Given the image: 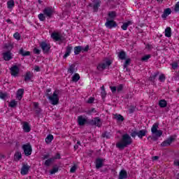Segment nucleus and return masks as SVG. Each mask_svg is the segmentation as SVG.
<instances>
[{
  "label": "nucleus",
  "mask_w": 179,
  "mask_h": 179,
  "mask_svg": "<svg viewBox=\"0 0 179 179\" xmlns=\"http://www.w3.org/2000/svg\"><path fill=\"white\" fill-rule=\"evenodd\" d=\"M22 129H24V132H30L31 128L30 126L29 125V122H24L22 124Z\"/></svg>",
  "instance_id": "obj_21"
},
{
  "label": "nucleus",
  "mask_w": 179,
  "mask_h": 179,
  "mask_svg": "<svg viewBox=\"0 0 179 179\" xmlns=\"http://www.w3.org/2000/svg\"><path fill=\"white\" fill-rule=\"evenodd\" d=\"M76 165L73 166L70 169V173H75L76 171Z\"/></svg>",
  "instance_id": "obj_52"
},
{
  "label": "nucleus",
  "mask_w": 179,
  "mask_h": 179,
  "mask_svg": "<svg viewBox=\"0 0 179 179\" xmlns=\"http://www.w3.org/2000/svg\"><path fill=\"white\" fill-rule=\"evenodd\" d=\"M105 26L107 27V29H113L114 27H117V22H115L114 20H107L106 22L105 23Z\"/></svg>",
  "instance_id": "obj_11"
},
{
  "label": "nucleus",
  "mask_w": 179,
  "mask_h": 179,
  "mask_svg": "<svg viewBox=\"0 0 179 179\" xmlns=\"http://www.w3.org/2000/svg\"><path fill=\"white\" fill-rule=\"evenodd\" d=\"M17 106V101L13 100L9 103V107H11V108H15Z\"/></svg>",
  "instance_id": "obj_39"
},
{
  "label": "nucleus",
  "mask_w": 179,
  "mask_h": 179,
  "mask_svg": "<svg viewBox=\"0 0 179 179\" xmlns=\"http://www.w3.org/2000/svg\"><path fill=\"white\" fill-rule=\"evenodd\" d=\"M122 89H124V85H122V84H120L117 87V92H118V93H120V92H122Z\"/></svg>",
  "instance_id": "obj_49"
},
{
  "label": "nucleus",
  "mask_w": 179,
  "mask_h": 179,
  "mask_svg": "<svg viewBox=\"0 0 179 179\" xmlns=\"http://www.w3.org/2000/svg\"><path fill=\"white\" fill-rule=\"evenodd\" d=\"M101 4V1L93 0L92 3H90V6H91V8H93L94 12H97V10H99V8H100Z\"/></svg>",
  "instance_id": "obj_10"
},
{
  "label": "nucleus",
  "mask_w": 179,
  "mask_h": 179,
  "mask_svg": "<svg viewBox=\"0 0 179 179\" xmlns=\"http://www.w3.org/2000/svg\"><path fill=\"white\" fill-rule=\"evenodd\" d=\"M159 82H164V80H166V76H164V74H161L159 76Z\"/></svg>",
  "instance_id": "obj_48"
},
{
  "label": "nucleus",
  "mask_w": 179,
  "mask_h": 179,
  "mask_svg": "<svg viewBox=\"0 0 179 179\" xmlns=\"http://www.w3.org/2000/svg\"><path fill=\"white\" fill-rule=\"evenodd\" d=\"M161 146L166 147L170 146L169 143L165 140L164 142L162 143Z\"/></svg>",
  "instance_id": "obj_56"
},
{
  "label": "nucleus",
  "mask_w": 179,
  "mask_h": 179,
  "mask_svg": "<svg viewBox=\"0 0 179 179\" xmlns=\"http://www.w3.org/2000/svg\"><path fill=\"white\" fill-rule=\"evenodd\" d=\"M29 170H30V166L28 164H24L21 169V174L22 176H26L29 173Z\"/></svg>",
  "instance_id": "obj_12"
},
{
  "label": "nucleus",
  "mask_w": 179,
  "mask_h": 179,
  "mask_svg": "<svg viewBox=\"0 0 179 179\" xmlns=\"http://www.w3.org/2000/svg\"><path fill=\"white\" fill-rule=\"evenodd\" d=\"M6 96L7 95L6 93H0V99L4 100V99H6Z\"/></svg>",
  "instance_id": "obj_54"
},
{
  "label": "nucleus",
  "mask_w": 179,
  "mask_h": 179,
  "mask_svg": "<svg viewBox=\"0 0 179 179\" xmlns=\"http://www.w3.org/2000/svg\"><path fill=\"white\" fill-rule=\"evenodd\" d=\"M151 132L153 135L152 137V141H157L163 135V131L159 130V123H155L152 125Z\"/></svg>",
  "instance_id": "obj_2"
},
{
  "label": "nucleus",
  "mask_w": 179,
  "mask_h": 179,
  "mask_svg": "<svg viewBox=\"0 0 179 179\" xmlns=\"http://www.w3.org/2000/svg\"><path fill=\"white\" fill-rule=\"evenodd\" d=\"M40 47L43 51V52H44V54L48 52L51 48V45H50V43H47L46 42H41L40 43Z\"/></svg>",
  "instance_id": "obj_9"
},
{
  "label": "nucleus",
  "mask_w": 179,
  "mask_h": 179,
  "mask_svg": "<svg viewBox=\"0 0 179 179\" xmlns=\"http://www.w3.org/2000/svg\"><path fill=\"white\" fill-rule=\"evenodd\" d=\"M169 15H171V8H168L164 10V13L162 15V19H166Z\"/></svg>",
  "instance_id": "obj_19"
},
{
  "label": "nucleus",
  "mask_w": 179,
  "mask_h": 179,
  "mask_svg": "<svg viewBox=\"0 0 179 179\" xmlns=\"http://www.w3.org/2000/svg\"><path fill=\"white\" fill-rule=\"evenodd\" d=\"M126 57H127V55L125 54V52H124V51H121L118 54L119 59L124 60V59H125Z\"/></svg>",
  "instance_id": "obj_30"
},
{
  "label": "nucleus",
  "mask_w": 179,
  "mask_h": 179,
  "mask_svg": "<svg viewBox=\"0 0 179 179\" xmlns=\"http://www.w3.org/2000/svg\"><path fill=\"white\" fill-rule=\"evenodd\" d=\"M129 64H131V59H127L124 64V69H127Z\"/></svg>",
  "instance_id": "obj_40"
},
{
  "label": "nucleus",
  "mask_w": 179,
  "mask_h": 179,
  "mask_svg": "<svg viewBox=\"0 0 179 179\" xmlns=\"http://www.w3.org/2000/svg\"><path fill=\"white\" fill-rule=\"evenodd\" d=\"M87 51H89V45L81 46V52H87Z\"/></svg>",
  "instance_id": "obj_45"
},
{
  "label": "nucleus",
  "mask_w": 179,
  "mask_h": 179,
  "mask_svg": "<svg viewBox=\"0 0 179 179\" xmlns=\"http://www.w3.org/2000/svg\"><path fill=\"white\" fill-rule=\"evenodd\" d=\"M50 157V154L44 155L42 157L43 160H45V159H48Z\"/></svg>",
  "instance_id": "obj_62"
},
{
  "label": "nucleus",
  "mask_w": 179,
  "mask_h": 179,
  "mask_svg": "<svg viewBox=\"0 0 179 179\" xmlns=\"http://www.w3.org/2000/svg\"><path fill=\"white\" fill-rule=\"evenodd\" d=\"M172 68L173 69H177L178 68V64L176 62L172 64Z\"/></svg>",
  "instance_id": "obj_59"
},
{
  "label": "nucleus",
  "mask_w": 179,
  "mask_h": 179,
  "mask_svg": "<svg viewBox=\"0 0 179 179\" xmlns=\"http://www.w3.org/2000/svg\"><path fill=\"white\" fill-rule=\"evenodd\" d=\"M114 120H117V121L121 122H122V121H124V116L121 115H114Z\"/></svg>",
  "instance_id": "obj_29"
},
{
  "label": "nucleus",
  "mask_w": 179,
  "mask_h": 179,
  "mask_svg": "<svg viewBox=\"0 0 179 179\" xmlns=\"http://www.w3.org/2000/svg\"><path fill=\"white\" fill-rule=\"evenodd\" d=\"M46 96L48 97V96H50L49 93H51V88H49L46 90Z\"/></svg>",
  "instance_id": "obj_63"
},
{
  "label": "nucleus",
  "mask_w": 179,
  "mask_h": 179,
  "mask_svg": "<svg viewBox=\"0 0 179 179\" xmlns=\"http://www.w3.org/2000/svg\"><path fill=\"white\" fill-rule=\"evenodd\" d=\"M128 178V173L127 171L122 170L119 173V178L118 179H126Z\"/></svg>",
  "instance_id": "obj_20"
},
{
  "label": "nucleus",
  "mask_w": 179,
  "mask_h": 179,
  "mask_svg": "<svg viewBox=\"0 0 179 179\" xmlns=\"http://www.w3.org/2000/svg\"><path fill=\"white\" fill-rule=\"evenodd\" d=\"M161 146L166 147L170 146L169 143L165 140L164 142L162 143Z\"/></svg>",
  "instance_id": "obj_55"
},
{
  "label": "nucleus",
  "mask_w": 179,
  "mask_h": 179,
  "mask_svg": "<svg viewBox=\"0 0 179 179\" xmlns=\"http://www.w3.org/2000/svg\"><path fill=\"white\" fill-rule=\"evenodd\" d=\"M146 134H148V130L146 129L140 130L139 131H138V137L140 139H142L143 136H146Z\"/></svg>",
  "instance_id": "obj_22"
},
{
  "label": "nucleus",
  "mask_w": 179,
  "mask_h": 179,
  "mask_svg": "<svg viewBox=\"0 0 179 179\" xmlns=\"http://www.w3.org/2000/svg\"><path fill=\"white\" fill-rule=\"evenodd\" d=\"M159 75V72H156L154 73V75L151 76L150 77V80L153 81L156 78H157V76Z\"/></svg>",
  "instance_id": "obj_44"
},
{
  "label": "nucleus",
  "mask_w": 179,
  "mask_h": 179,
  "mask_svg": "<svg viewBox=\"0 0 179 179\" xmlns=\"http://www.w3.org/2000/svg\"><path fill=\"white\" fill-rule=\"evenodd\" d=\"M22 149L25 156H30L33 150L31 149V145L30 144H24L22 145Z\"/></svg>",
  "instance_id": "obj_8"
},
{
  "label": "nucleus",
  "mask_w": 179,
  "mask_h": 179,
  "mask_svg": "<svg viewBox=\"0 0 179 179\" xmlns=\"http://www.w3.org/2000/svg\"><path fill=\"white\" fill-rule=\"evenodd\" d=\"M110 65H111V60H108L106 62L99 63L96 66V69L99 72H102L104 69H107Z\"/></svg>",
  "instance_id": "obj_5"
},
{
  "label": "nucleus",
  "mask_w": 179,
  "mask_h": 179,
  "mask_svg": "<svg viewBox=\"0 0 179 179\" xmlns=\"http://www.w3.org/2000/svg\"><path fill=\"white\" fill-rule=\"evenodd\" d=\"M14 38H15V40H20V34H19V32H15L13 35Z\"/></svg>",
  "instance_id": "obj_47"
},
{
  "label": "nucleus",
  "mask_w": 179,
  "mask_h": 179,
  "mask_svg": "<svg viewBox=\"0 0 179 179\" xmlns=\"http://www.w3.org/2000/svg\"><path fill=\"white\" fill-rule=\"evenodd\" d=\"M52 159H53V160H56L57 159H61V155H59V153H57L54 157H52Z\"/></svg>",
  "instance_id": "obj_57"
},
{
  "label": "nucleus",
  "mask_w": 179,
  "mask_h": 179,
  "mask_svg": "<svg viewBox=\"0 0 179 179\" xmlns=\"http://www.w3.org/2000/svg\"><path fill=\"white\" fill-rule=\"evenodd\" d=\"M173 141H174V138L170 137L169 138L166 139V141L169 143V145H171L173 143Z\"/></svg>",
  "instance_id": "obj_51"
},
{
  "label": "nucleus",
  "mask_w": 179,
  "mask_h": 179,
  "mask_svg": "<svg viewBox=\"0 0 179 179\" xmlns=\"http://www.w3.org/2000/svg\"><path fill=\"white\" fill-rule=\"evenodd\" d=\"M72 50H73L72 45H69L66 48V52H65L64 55L63 56V58H64V59L68 58V57H69V55H71V52Z\"/></svg>",
  "instance_id": "obj_16"
},
{
  "label": "nucleus",
  "mask_w": 179,
  "mask_h": 179,
  "mask_svg": "<svg viewBox=\"0 0 179 179\" xmlns=\"http://www.w3.org/2000/svg\"><path fill=\"white\" fill-rule=\"evenodd\" d=\"M78 124L83 127V125H85V124H89V120H87L86 118L83 117V116H78Z\"/></svg>",
  "instance_id": "obj_15"
},
{
  "label": "nucleus",
  "mask_w": 179,
  "mask_h": 179,
  "mask_svg": "<svg viewBox=\"0 0 179 179\" xmlns=\"http://www.w3.org/2000/svg\"><path fill=\"white\" fill-rule=\"evenodd\" d=\"M10 72L11 76L17 78V76H19V73H20V69L17 65H13L10 67Z\"/></svg>",
  "instance_id": "obj_7"
},
{
  "label": "nucleus",
  "mask_w": 179,
  "mask_h": 179,
  "mask_svg": "<svg viewBox=\"0 0 179 179\" xmlns=\"http://www.w3.org/2000/svg\"><path fill=\"white\" fill-rule=\"evenodd\" d=\"M55 13V10L52 7H46L43 9V15L48 17V19H51L52 15Z\"/></svg>",
  "instance_id": "obj_4"
},
{
  "label": "nucleus",
  "mask_w": 179,
  "mask_h": 179,
  "mask_svg": "<svg viewBox=\"0 0 179 179\" xmlns=\"http://www.w3.org/2000/svg\"><path fill=\"white\" fill-rule=\"evenodd\" d=\"M132 143V138L128 134H123L120 142L116 143V148L118 149H125Z\"/></svg>",
  "instance_id": "obj_1"
},
{
  "label": "nucleus",
  "mask_w": 179,
  "mask_h": 179,
  "mask_svg": "<svg viewBox=\"0 0 179 179\" xmlns=\"http://www.w3.org/2000/svg\"><path fill=\"white\" fill-rule=\"evenodd\" d=\"M58 167H53L52 169L50 171V174H55V173H58Z\"/></svg>",
  "instance_id": "obj_46"
},
{
  "label": "nucleus",
  "mask_w": 179,
  "mask_h": 179,
  "mask_svg": "<svg viewBox=\"0 0 179 179\" xmlns=\"http://www.w3.org/2000/svg\"><path fill=\"white\" fill-rule=\"evenodd\" d=\"M31 79V72L27 71L24 76V80H25V82H27L28 80H30Z\"/></svg>",
  "instance_id": "obj_32"
},
{
  "label": "nucleus",
  "mask_w": 179,
  "mask_h": 179,
  "mask_svg": "<svg viewBox=\"0 0 179 179\" xmlns=\"http://www.w3.org/2000/svg\"><path fill=\"white\" fill-rule=\"evenodd\" d=\"M24 93V89H19L17 91L16 97H17V100H22Z\"/></svg>",
  "instance_id": "obj_18"
},
{
  "label": "nucleus",
  "mask_w": 179,
  "mask_h": 179,
  "mask_svg": "<svg viewBox=\"0 0 179 179\" xmlns=\"http://www.w3.org/2000/svg\"><path fill=\"white\" fill-rule=\"evenodd\" d=\"M51 37L55 40V41H61L62 40V36L57 32L52 33Z\"/></svg>",
  "instance_id": "obj_14"
},
{
  "label": "nucleus",
  "mask_w": 179,
  "mask_h": 179,
  "mask_svg": "<svg viewBox=\"0 0 179 179\" xmlns=\"http://www.w3.org/2000/svg\"><path fill=\"white\" fill-rule=\"evenodd\" d=\"M41 52V50H40L37 48H34V53L36 54V55H40Z\"/></svg>",
  "instance_id": "obj_50"
},
{
  "label": "nucleus",
  "mask_w": 179,
  "mask_h": 179,
  "mask_svg": "<svg viewBox=\"0 0 179 179\" xmlns=\"http://www.w3.org/2000/svg\"><path fill=\"white\" fill-rule=\"evenodd\" d=\"M14 159L15 160L19 161L20 160V159H22V153L21 152H15V155H14Z\"/></svg>",
  "instance_id": "obj_34"
},
{
  "label": "nucleus",
  "mask_w": 179,
  "mask_h": 179,
  "mask_svg": "<svg viewBox=\"0 0 179 179\" xmlns=\"http://www.w3.org/2000/svg\"><path fill=\"white\" fill-rule=\"evenodd\" d=\"M132 23V21H127V22L123 23L122 25V30H127L128 29V26H131Z\"/></svg>",
  "instance_id": "obj_25"
},
{
  "label": "nucleus",
  "mask_w": 179,
  "mask_h": 179,
  "mask_svg": "<svg viewBox=\"0 0 179 179\" xmlns=\"http://www.w3.org/2000/svg\"><path fill=\"white\" fill-rule=\"evenodd\" d=\"M52 162H54L53 158H50V159H47L45 162V166H46L47 167H49V166H51V163H52Z\"/></svg>",
  "instance_id": "obj_36"
},
{
  "label": "nucleus",
  "mask_w": 179,
  "mask_h": 179,
  "mask_svg": "<svg viewBox=\"0 0 179 179\" xmlns=\"http://www.w3.org/2000/svg\"><path fill=\"white\" fill-rule=\"evenodd\" d=\"M88 124H89V125L98 127L99 128H100V127H101V125H103V123L101 122V119H100V117H96L94 118L93 120H88Z\"/></svg>",
  "instance_id": "obj_6"
},
{
  "label": "nucleus",
  "mask_w": 179,
  "mask_h": 179,
  "mask_svg": "<svg viewBox=\"0 0 179 179\" xmlns=\"http://www.w3.org/2000/svg\"><path fill=\"white\" fill-rule=\"evenodd\" d=\"M7 6L8 9H12L15 6V1L13 0H10L7 2Z\"/></svg>",
  "instance_id": "obj_33"
},
{
  "label": "nucleus",
  "mask_w": 179,
  "mask_h": 179,
  "mask_svg": "<svg viewBox=\"0 0 179 179\" xmlns=\"http://www.w3.org/2000/svg\"><path fill=\"white\" fill-rule=\"evenodd\" d=\"M53 140H54V136H52V134H49L45 138V142L48 144L51 143V142H52Z\"/></svg>",
  "instance_id": "obj_28"
},
{
  "label": "nucleus",
  "mask_w": 179,
  "mask_h": 179,
  "mask_svg": "<svg viewBox=\"0 0 179 179\" xmlns=\"http://www.w3.org/2000/svg\"><path fill=\"white\" fill-rule=\"evenodd\" d=\"M159 106L161 108H164L165 107H167V101L164 99H162L159 102Z\"/></svg>",
  "instance_id": "obj_26"
},
{
  "label": "nucleus",
  "mask_w": 179,
  "mask_h": 179,
  "mask_svg": "<svg viewBox=\"0 0 179 179\" xmlns=\"http://www.w3.org/2000/svg\"><path fill=\"white\" fill-rule=\"evenodd\" d=\"M131 136L132 138H135V136H138V132L137 131H133L131 134Z\"/></svg>",
  "instance_id": "obj_60"
},
{
  "label": "nucleus",
  "mask_w": 179,
  "mask_h": 179,
  "mask_svg": "<svg viewBox=\"0 0 179 179\" xmlns=\"http://www.w3.org/2000/svg\"><path fill=\"white\" fill-rule=\"evenodd\" d=\"M110 90L112 93H115L117 92V87H110Z\"/></svg>",
  "instance_id": "obj_61"
},
{
  "label": "nucleus",
  "mask_w": 179,
  "mask_h": 179,
  "mask_svg": "<svg viewBox=\"0 0 179 179\" xmlns=\"http://www.w3.org/2000/svg\"><path fill=\"white\" fill-rule=\"evenodd\" d=\"M108 16L110 17V19H114L117 16V13L115 11H110L108 13Z\"/></svg>",
  "instance_id": "obj_38"
},
{
  "label": "nucleus",
  "mask_w": 179,
  "mask_h": 179,
  "mask_svg": "<svg viewBox=\"0 0 179 179\" xmlns=\"http://www.w3.org/2000/svg\"><path fill=\"white\" fill-rule=\"evenodd\" d=\"M93 101H94V98L91 96L89 98L87 103H88V104H92V103H93Z\"/></svg>",
  "instance_id": "obj_58"
},
{
  "label": "nucleus",
  "mask_w": 179,
  "mask_h": 179,
  "mask_svg": "<svg viewBox=\"0 0 179 179\" xmlns=\"http://www.w3.org/2000/svg\"><path fill=\"white\" fill-rule=\"evenodd\" d=\"M69 73H71V75H73L75 73V66L71 65L68 69Z\"/></svg>",
  "instance_id": "obj_37"
},
{
  "label": "nucleus",
  "mask_w": 179,
  "mask_h": 179,
  "mask_svg": "<svg viewBox=\"0 0 179 179\" xmlns=\"http://www.w3.org/2000/svg\"><path fill=\"white\" fill-rule=\"evenodd\" d=\"M19 54L22 55V57H29L30 55V52L29 51H24L23 48H21L19 51Z\"/></svg>",
  "instance_id": "obj_24"
},
{
  "label": "nucleus",
  "mask_w": 179,
  "mask_h": 179,
  "mask_svg": "<svg viewBox=\"0 0 179 179\" xmlns=\"http://www.w3.org/2000/svg\"><path fill=\"white\" fill-rule=\"evenodd\" d=\"M35 111L37 114H39V113H41V109L40 108H36Z\"/></svg>",
  "instance_id": "obj_64"
},
{
  "label": "nucleus",
  "mask_w": 179,
  "mask_h": 179,
  "mask_svg": "<svg viewBox=\"0 0 179 179\" xmlns=\"http://www.w3.org/2000/svg\"><path fill=\"white\" fill-rule=\"evenodd\" d=\"M152 57V55H145L143 56L142 58H141V61H143V62H148V60Z\"/></svg>",
  "instance_id": "obj_42"
},
{
  "label": "nucleus",
  "mask_w": 179,
  "mask_h": 179,
  "mask_svg": "<svg viewBox=\"0 0 179 179\" xmlns=\"http://www.w3.org/2000/svg\"><path fill=\"white\" fill-rule=\"evenodd\" d=\"M174 10L175 12H179V1L175 5Z\"/></svg>",
  "instance_id": "obj_53"
},
{
  "label": "nucleus",
  "mask_w": 179,
  "mask_h": 179,
  "mask_svg": "<svg viewBox=\"0 0 179 179\" xmlns=\"http://www.w3.org/2000/svg\"><path fill=\"white\" fill-rule=\"evenodd\" d=\"M82 52V45L76 46L74 48L75 55H79Z\"/></svg>",
  "instance_id": "obj_23"
},
{
  "label": "nucleus",
  "mask_w": 179,
  "mask_h": 179,
  "mask_svg": "<svg viewBox=\"0 0 179 179\" xmlns=\"http://www.w3.org/2000/svg\"><path fill=\"white\" fill-rule=\"evenodd\" d=\"M102 137L106 138V139H110V138H111V134L106 131L102 134Z\"/></svg>",
  "instance_id": "obj_41"
},
{
  "label": "nucleus",
  "mask_w": 179,
  "mask_h": 179,
  "mask_svg": "<svg viewBox=\"0 0 179 179\" xmlns=\"http://www.w3.org/2000/svg\"><path fill=\"white\" fill-rule=\"evenodd\" d=\"M38 17L41 22H44V20H45V15H44V13L38 14Z\"/></svg>",
  "instance_id": "obj_43"
},
{
  "label": "nucleus",
  "mask_w": 179,
  "mask_h": 179,
  "mask_svg": "<svg viewBox=\"0 0 179 179\" xmlns=\"http://www.w3.org/2000/svg\"><path fill=\"white\" fill-rule=\"evenodd\" d=\"M101 97H102V99H105L106 96H107V92H106V90L104 89V86H102L101 87Z\"/></svg>",
  "instance_id": "obj_35"
},
{
  "label": "nucleus",
  "mask_w": 179,
  "mask_h": 179,
  "mask_svg": "<svg viewBox=\"0 0 179 179\" xmlns=\"http://www.w3.org/2000/svg\"><path fill=\"white\" fill-rule=\"evenodd\" d=\"M103 162H104V160H103L102 159H100V158H98L96 159L95 165H96V169L97 170H99V169H101V167H103Z\"/></svg>",
  "instance_id": "obj_17"
},
{
  "label": "nucleus",
  "mask_w": 179,
  "mask_h": 179,
  "mask_svg": "<svg viewBox=\"0 0 179 179\" xmlns=\"http://www.w3.org/2000/svg\"><path fill=\"white\" fill-rule=\"evenodd\" d=\"M3 58L4 61H10V59L13 58L12 52H10V51H7L3 53Z\"/></svg>",
  "instance_id": "obj_13"
},
{
  "label": "nucleus",
  "mask_w": 179,
  "mask_h": 179,
  "mask_svg": "<svg viewBox=\"0 0 179 179\" xmlns=\"http://www.w3.org/2000/svg\"><path fill=\"white\" fill-rule=\"evenodd\" d=\"M58 94H59V90H57L52 95L48 96L50 103L52 106H57L59 103V96H58Z\"/></svg>",
  "instance_id": "obj_3"
},
{
  "label": "nucleus",
  "mask_w": 179,
  "mask_h": 179,
  "mask_svg": "<svg viewBox=\"0 0 179 179\" xmlns=\"http://www.w3.org/2000/svg\"><path fill=\"white\" fill-rule=\"evenodd\" d=\"M80 79V76H79V73H75L73 76L71 80L72 82L76 83V82H78Z\"/></svg>",
  "instance_id": "obj_27"
},
{
  "label": "nucleus",
  "mask_w": 179,
  "mask_h": 179,
  "mask_svg": "<svg viewBox=\"0 0 179 179\" xmlns=\"http://www.w3.org/2000/svg\"><path fill=\"white\" fill-rule=\"evenodd\" d=\"M165 36L171 37V28L167 27L165 29Z\"/></svg>",
  "instance_id": "obj_31"
}]
</instances>
